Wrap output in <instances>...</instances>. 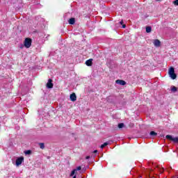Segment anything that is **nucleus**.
Segmentation results:
<instances>
[{"instance_id": "nucleus-24", "label": "nucleus", "mask_w": 178, "mask_h": 178, "mask_svg": "<svg viewBox=\"0 0 178 178\" xmlns=\"http://www.w3.org/2000/svg\"><path fill=\"white\" fill-rule=\"evenodd\" d=\"M73 178H76V175H74V176L73 177Z\"/></svg>"}, {"instance_id": "nucleus-7", "label": "nucleus", "mask_w": 178, "mask_h": 178, "mask_svg": "<svg viewBox=\"0 0 178 178\" xmlns=\"http://www.w3.org/2000/svg\"><path fill=\"white\" fill-rule=\"evenodd\" d=\"M116 84H120V86H126V81L120 79L115 81Z\"/></svg>"}, {"instance_id": "nucleus-9", "label": "nucleus", "mask_w": 178, "mask_h": 178, "mask_svg": "<svg viewBox=\"0 0 178 178\" xmlns=\"http://www.w3.org/2000/svg\"><path fill=\"white\" fill-rule=\"evenodd\" d=\"M54 87V84L52 83V79H49L47 83V88H52Z\"/></svg>"}, {"instance_id": "nucleus-21", "label": "nucleus", "mask_w": 178, "mask_h": 178, "mask_svg": "<svg viewBox=\"0 0 178 178\" xmlns=\"http://www.w3.org/2000/svg\"><path fill=\"white\" fill-rule=\"evenodd\" d=\"M90 156H87L86 157V159H90Z\"/></svg>"}, {"instance_id": "nucleus-1", "label": "nucleus", "mask_w": 178, "mask_h": 178, "mask_svg": "<svg viewBox=\"0 0 178 178\" xmlns=\"http://www.w3.org/2000/svg\"><path fill=\"white\" fill-rule=\"evenodd\" d=\"M168 74L170 79H172V80L176 79V78L177 77V75L176 74V73H175V68L173 67L169 68Z\"/></svg>"}, {"instance_id": "nucleus-12", "label": "nucleus", "mask_w": 178, "mask_h": 178, "mask_svg": "<svg viewBox=\"0 0 178 178\" xmlns=\"http://www.w3.org/2000/svg\"><path fill=\"white\" fill-rule=\"evenodd\" d=\"M152 30V28H151V26L146 27V33H151Z\"/></svg>"}, {"instance_id": "nucleus-11", "label": "nucleus", "mask_w": 178, "mask_h": 178, "mask_svg": "<svg viewBox=\"0 0 178 178\" xmlns=\"http://www.w3.org/2000/svg\"><path fill=\"white\" fill-rule=\"evenodd\" d=\"M76 20L74 19V18H71L69 19L68 23L69 24H74Z\"/></svg>"}, {"instance_id": "nucleus-25", "label": "nucleus", "mask_w": 178, "mask_h": 178, "mask_svg": "<svg viewBox=\"0 0 178 178\" xmlns=\"http://www.w3.org/2000/svg\"><path fill=\"white\" fill-rule=\"evenodd\" d=\"M173 178H175V177Z\"/></svg>"}, {"instance_id": "nucleus-5", "label": "nucleus", "mask_w": 178, "mask_h": 178, "mask_svg": "<svg viewBox=\"0 0 178 178\" xmlns=\"http://www.w3.org/2000/svg\"><path fill=\"white\" fill-rule=\"evenodd\" d=\"M77 170H81V166H78L76 169L73 170L72 172H71V174H70V177H73L74 176V175H76V173L77 172Z\"/></svg>"}, {"instance_id": "nucleus-2", "label": "nucleus", "mask_w": 178, "mask_h": 178, "mask_svg": "<svg viewBox=\"0 0 178 178\" xmlns=\"http://www.w3.org/2000/svg\"><path fill=\"white\" fill-rule=\"evenodd\" d=\"M24 45L26 48H30V47H31V39L26 38Z\"/></svg>"}, {"instance_id": "nucleus-3", "label": "nucleus", "mask_w": 178, "mask_h": 178, "mask_svg": "<svg viewBox=\"0 0 178 178\" xmlns=\"http://www.w3.org/2000/svg\"><path fill=\"white\" fill-rule=\"evenodd\" d=\"M24 161V157L21 156L16 159L15 165L16 166H20L21 163H23Z\"/></svg>"}, {"instance_id": "nucleus-4", "label": "nucleus", "mask_w": 178, "mask_h": 178, "mask_svg": "<svg viewBox=\"0 0 178 178\" xmlns=\"http://www.w3.org/2000/svg\"><path fill=\"white\" fill-rule=\"evenodd\" d=\"M166 138H168V140H171V141H173L174 143H178V137H175L173 138L172 136L170 135H167Z\"/></svg>"}, {"instance_id": "nucleus-16", "label": "nucleus", "mask_w": 178, "mask_h": 178, "mask_svg": "<svg viewBox=\"0 0 178 178\" xmlns=\"http://www.w3.org/2000/svg\"><path fill=\"white\" fill-rule=\"evenodd\" d=\"M39 145L41 149H44L45 148V145L44 143H39Z\"/></svg>"}, {"instance_id": "nucleus-18", "label": "nucleus", "mask_w": 178, "mask_h": 178, "mask_svg": "<svg viewBox=\"0 0 178 178\" xmlns=\"http://www.w3.org/2000/svg\"><path fill=\"white\" fill-rule=\"evenodd\" d=\"M25 155H30L31 154V150H26L24 152Z\"/></svg>"}, {"instance_id": "nucleus-10", "label": "nucleus", "mask_w": 178, "mask_h": 178, "mask_svg": "<svg viewBox=\"0 0 178 178\" xmlns=\"http://www.w3.org/2000/svg\"><path fill=\"white\" fill-rule=\"evenodd\" d=\"M86 66H91L92 65V59L90 58L89 60H87L86 61Z\"/></svg>"}, {"instance_id": "nucleus-20", "label": "nucleus", "mask_w": 178, "mask_h": 178, "mask_svg": "<svg viewBox=\"0 0 178 178\" xmlns=\"http://www.w3.org/2000/svg\"><path fill=\"white\" fill-rule=\"evenodd\" d=\"M122 29H126V24L122 25Z\"/></svg>"}, {"instance_id": "nucleus-14", "label": "nucleus", "mask_w": 178, "mask_h": 178, "mask_svg": "<svg viewBox=\"0 0 178 178\" xmlns=\"http://www.w3.org/2000/svg\"><path fill=\"white\" fill-rule=\"evenodd\" d=\"M171 91L172 92H176V91H177V88H176L175 86H172L171 87Z\"/></svg>"}, {"instance_id": "nucleus-19", "label": "nucleus", "mask_w": 178, "mask_h": 178, "mask_svg": "<svg viewBox=\"0 0 178 178\" xmlns=\"http://www.w3.org/2000/svg\"><path fill=\"white\" fill-rule=\"evenodd\" d=\"M173 3H174V5L177 6V5H178V0H175V1H173Z\"/></svg>"}, {"instance_id": "nucleus-22", "label": "nucleus", "mask_w": 178, "mask_h": 178, "mask_svg": "<svg viewBox=\"0 0 178 178\" xmlns=\"http://www.w3.org/2000/svg\"><path fill=\"white\" fill-rule=\"evenodd\" d=\"M93 152L94 154H97V152H98V150H95Z\"/></svg>"}, {"instance_id": "nucleus-6", "label": "nucleus", "mask_w": 178, "mask_h": 178, "mask_svg": "<svg viewBox=\"0 0 178 178\" xmlns=\"http://www.w3.org/2000/svg\"><path fill=\"white\" fill-rule=\"evenodd\" d=\"M153 44L154 45V47H156L157 48L161 47V41L158 39L154 40L153 42Z\"/></svg>"}, {"instance_id": "nucleus-17", "label": "nucleus", "mask_w": 178, "mask_h": 178, "mask_svg": "<svg viewBox=\"0 0 178 178\" xmlns=\"http://www.w3.org/2000/svg\"><path fill=\"white\" fill-rule=\"evenodd\" d=\"M123 127H124V124L123 123L118 124V129H123Z\"/></svg>"}, {"instance_id": "nucleus-8", "label": "nucleus", "mask_w": 178, "mask_h": 178, "mask_svg": "<svg viewBox=\"0 0 178 178\" xmlns=\"http://www.w3.org/2000/svg\"><path fill=\"white\" fill-rule=\"evenodd\" d=\"M70 98L72 102L77 100V97L76 96V93H72L70 95Z\"/></svg>"}, {"instance_id": "nucleus-15", "label": "nucleus", "mask_w": 178, "mask_h": 178, "mask_svg": "<svg viewBox=\"0 0 178 178\" xmlns=\"http://www.w3.org/2000/svg\"><path fill=\"white\" fill-rule=\"evenodd\" d=\"M158 134H156L155 131H152L150 132V136L152 137H155V136H157Z\"/></svg>"}, {"instance_id": "nucleus-13", "label": "nucleus", "mask_w": 178, "mask_h": 178, "mask_svg": "<svg viewBox=\"0 0 178 178\" xmlns=\"http://www.w3.org/2000/svg\"><path fill=\"white\" fill-rule=\"evenodd\" d=\"M108 144H109V143L106 142V143H104L103 145H102L100 146V148H101L102 149H103L104 147H106V145H108Z\"/></svg>"}, {"instance_id": "nucleus-23", "label": "nucleus", "mask_w": 178, "mask_h": 178, "mask_svg": "<svg viewBox=\"0 0 178 178\" xmlns=\"http://www.w3.org/2000/svg\"><path fill=\"white\" fill-rule=\"evenodd\" d=\"M121 24H123V21L120 22Z\"/></svg>"}]
</instances>
